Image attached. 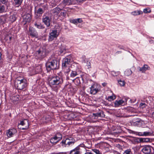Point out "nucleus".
Here are the masks:
<instances>
[{
  "mask_svg": "<svg viewBox=\"0 0 154 154\" xmlns=\"http://www.w3.org/2000/svg\"><path fill=\"white\" fill-rule=\"evenodd\" d=\"M48 83L51 87L62 84L63 82L62 77L60 75L54 76L48 79Z\"/></svg>",
  "mask_w": 154,
  "mask_h": 154,
  "instance_id": "nucleus-1",
  "label": "nucleus"
},
{
  "mask_svg": "<svg viewBox=\"0 0 154 154\" xmlns=\"http://www.w3.org/2000/svg\"><path fill=\"white\" fill-rule=\"evenodd\" d=\"M14 85L17 89L21 90L27 87V81L24 78L20 80L17 79L14 82Z\"/></svg>",
  "mask_w": 154,
  "mask_h": 154,
  "instance_id": "nucleus-2",
  "label": "nucleus"
},
{
  "mask_svg": "<svg viewBox=\"0 0 154 154\" xmlns=\"http://www.w3.org/2000/svg\"><path fill=\"white\" fill-rule=\"evenodd\" d=\"M59 63L56 60L48 62L46 63V67L48 71H49L52 69H57L59 68Z\"/></svg>",
  "mask_w": 154,
  "mask_h": 154,
  "instance_id": "nucleus-3",
  "label": "nucleus"
},
{
  "mask_svg": "<svg viewBox=\"0 0 154 154\" xmlns=\"http://www.w3.org/2000/svg\"><path fill=\"white\" fill-rule=\"evenodd\" d=\"M86 147L83 144L79 145L75 148L70 151V154H81L83 150L86 151Z\"/></svg>",
  "mask_w": 154,
  "mask_h": 154,
  "instance_id": "nucleus-4",
  "label": "nucleus"
},
{
  "mask_svg": "<svg viewBox=\"0 0 154 154\" xmlns=\"http://www.w3.org/2000/svg\"><path fill=\"white\" fill-rule=\"evenodd\" d=\"M59 34V32L56 29L53 30L49 33L48 37V41H52L56 38Z\"/></svg>",
  "mask_w": 154,
  "mask_h": 154,
  "instance_id": "nucleus-5",
  "label": "nucleus"
},
{
  "mask_svg": "<svg viewBox=\"0 0 154 154\" xmlns=\"http://www.w3.org/2000/svg\"><path fill=\"white\" fill-rule=\"evenodd\" d=\"M141 151L145 154H152L154 153L153 148L149 145L144 146L142 149Z\"/></svg>",
  "mask_w": 154,
  "mask_h": 154,
  "instance_id": "nucleus-6",
  "label": "nucleus"
},
{
  "mask_svg": "<svg viewBox=\"0 0 154 154\" xmlns=\"http://www.w3.org/2000/svg\"><path fill=\"white\" fill-rule=\"evenodd\" d=\"M62 138V135L61 134L58 133L54 137L51 138L50 141L51 143L55 144L60 141Z\"/></svg>",
  "mask_w": 154,
  "mask_h": 154,
  "instance_id": "nucleus-7",
  "label": "nucleus"
},
{
  "mask_svg": "<svg viewBox=\"0 0 154 154\" xmlns=\"http://www.w3.org/2000/svg\"><path fill=\"white\" fill-rule=\"evenodd\" d=\"M72 141H68L67 139H66L65 140H63L61 142L62 145L63 146L65 147H69V146H72L75 142V140H73Z\"/></svg>",
  "mask_w": 154,
  "mask_h": 154,
  "instance_id": "nucleus-8",
  "label": "nucleus"
},
{
  "mask_svg": "<svg viewBox=\"0 0 154 154\" xmlns=\"http://www.w3.org/2000/svg\"><path fill=\"white\" fill-rule=\"evenodd\" d=\"M21 125L22 126H25V127L20 128L22 130H26L28 128L29 126V123L27 119H24L23 121H21L20 123L18 125V127L19 128V126Z\"/></svg>",
  "mask_w": 154,
  "mask_h": 154,
  "instance_id": "nucleus-9",
  "label": "nucleus"
},
{
  "mask_svg": "<svg viewBox=\"0 0 154 154\" xmlns=\"http://www.w3.org/2000/svg\"><path fill=\"white\" fill-rule=\"evenodd\" d=\"M99 90V86L96 84L93 85L90 88L91 93L93 94H96Z\"/></svg>",
  "mask_w": 154,
  "mask_h": 154,
  "instance_id": "nucleus-10",
  "label": "nucleus"
},
{
  "mask_svg": "<svg viewBox=\"0 0 154 154\" xmlns=\"http://www.w3.org/2000/svg\"><path fill=\"white\" fill-rule=\"evenodd\" d=\"M17 133L16 129L12 128L8 130L6 132V134L7 136L10 138L13 137L14 134Z\"/></svg>",
  "mask_w": 154,
  "mask_h": 154,
  "instance_id": "nucleus-11",
  "label": "nucleus"
},
{
  "mask_svg": "<svg viewBox=\"0 0 154 154\" xmlns=\"http://www.w3.org/2000/svg\"><path fill=\"white\" fill-rule=\"evenodd\" d=\"M30 35L32 37H37L38 34L35 29L32 27H30L29 29Z\"/></svg>",
  "mask_w": 154,
  "mask_h": 154,
  "instance_id": "nucleus-12",
  "label": "nucleus"
},
{
  "mask_svg": "<svg viewBox=\"0 0 154 154\" xmlns=\"http://www.w3.org/2000/svg\"><path fill=\"white\" fill-rule=\"evenodd\" d=\"M23 22L24 23V24H25L27 23H29L31 21L32 17L30 14H28L23 16Z\"/></svg>",
  "mask_w": 154,
  "mask_h": 154,
  "instance_id": "nucleus-13",
  "label": "nucleus"
},
{
  "mask_svg": "<svg viewBox=\"0 0 154 154\" xmlns=\"http://www.w3.org/2000/svg\"><path fill=\"white\" fill-rule=\"evenodd\" d=\"M8 16L7 14L0 16V25L5 23L7 22Z\"/></svg>",
  "mask_w": 154,
  "mask_h": 154,
  "instance_id": "nucleus-14",
  "label": "nucleus"
},
{
  "mask_svg": "<svg viewBox=\"0 0 154 154\" xmlns=\"http://www.w3.org/2000/svg\"><path fill=\"white\" fill-rule=\"evenodd\" d=\"M42 21L47 27H48L50 26L51 19L49 17L46 16L44 17H43Z\"/></svg>",
  "mask_w": 154,
  "mask_h": 154,
  "instance_id": "nucleus-15",
  "label": "nucleus"
},
{
  "mask_svg": "<svg viewBox=\"0 0 154 154\" xmlns=\"http://www.w3.org/2000/svg\"><path fill=\"white\" fill-rule=\"evenodd\" d=\"M42 71V68L41 66H36L34 68L32 71L31 74L32 75H34Z\"/></svg>",
  "mask_w": 154,
  "mask_h": 154,
  "instance_id": "nucleus-16",
  "label": "nucleus"
},
{
  "mask_svg": "<svg viewBox=\"0 0 154 154\" xmlns=\"http://www.w3.org/2000/svg\"><path fill=\"white\" fill-rule=\"evenodd\" d=\"M150 69V67L147 64H144L142 67H138V69H139V71L141 72L142 73H144L146 71L149 70Z\"/></svg>",
  "mask_w": 154,
  "mask_h": 154,
  "instance_id": "nucleus-17",
  "label": "nucleus"
},
{
  "mask_svg": "<svg viewBox=\"0 0 154 154\" xmlns=\"http://www.w3.org/2000/svg\"><path fill=\"white\" fill-rule=\"evenodd\" d=\"M61 10L62 9L57 7L52 10V12L55 16H58Z\"/></svg>",
  "mask_w": 154,
  "mask_h": 154,
  "instance_id": "nucleus-18",
  "label": "nucleus"
},
{
  "mask_svg": "<svg viewBox=\"0 0 154 154\" xmlns=\"http://www.w3.org/2000/svg\"><path fill=\"white\" fill-rule=\"evenodd\" d=\"M45 53L43 51L40 50L37 51L36 52V56L38 59H40L43 58L45 57Z\"/></svg>",
  "mask_w": 154,
  "mask_h": 154,
  "instance_id": "nucleus-19",
  "label": "nucleus"
},
{
  "mask_svg": "<svg viewBox=\"0 0 154 154\" xmlns=\"http://www.w3.org/2000/svg\"><path fill=\"white\" fill-rule=\"evenodd\" d=\"M16 14L14 12V13H12L9 17V20L12 23L14 22L16 20Z\"/></svg>",
  "mask_w": 154,
  "mask_h": 154,
  "instance_id": "nucleus-20",
  "label": "nucleus"
},
{
  "mask_svg": "<svg viewBox=\"0 0 154 154\" xmlns=\"http://www.w3.org/2000/svg\"><path fill=\"white\" fill-rule=\"evenodd\" d=\"M68 59L64 58L63 61L62 66H71L70 63V61Z\"/></svg>",
  "mask_w": 154,
  "mask_h": 154,
  "instance_id": "nucleus-21",
  "label": "nucleus"
},
{
  "mask_svg": "<svg viewBox=\"0 0 154 154\" xmlns=\"http://www.w3.org/2000/svg\"><path fill=\"white\" fill-rule=\"evenodd\" d=\"M124 102V101L122 100H116L114 103L115 106L116 107H118L120 105H122Z\"/></svg>",
  "mask_w": 154,
  "mask_h": 154,
  "instance_id": "nucleus-22",
  "label": "nucleus"
},
{
  "mask_svg": "<svg viewBox=\"0 0 154 154\" xmlns=\"http://www.w3.org/2000/svg\"><path fill=\"white\" fill-rule=\"evenodd\" d=\"M44 12L43 9L41 8H39L36 11L35 14L38 17H40Z\"/></svg>",
  "mask_w": 154,
  "mask_h": 154,
  "instance_id": "nucleus-23",
  "label": "nucleus"
},
{
  "mask_svg": "<svg viewBox=\"0 0 154 154\" xmlns=\"http://www.w3.org/2000/svg\"><path fill=\"white\" fill-rule=\"evenodd\" d=\"M83 22L82 18H77L76 19H73L70 20V22L75 24L78 23H81Z\"/></svg>",
  "mask_w": 154,
  "mask_h": 154,
  "instance_id": "nucleus-24",
  "label": "nucleus"
},
{
  "mask_svg": "<svg viewBox=\"0 0 154 154\" xmlns=\"http://www.w3.org/2000/svg\"><path fill=\"white\" fill-rule=\"evenodd\" d=\"M58 17L63 18L66 17V11L62 9Z\"/></svg>",
  "mask_w": 154,
  "mask_h": 154,
  "instance_id": "nucleus-25",
  "label": "nucleus"
},
{
  "mask_svg": "<svg viewBox=\"0 0 154 154\" xmlns=\"http://www.w3.org/2000/svg\"><path fill=\"white\" fill-rule=\"evenodd\" d=\"M143 14V12L140 10L134 11L131 13V14L133 16H136Z\"/></svg>",
  "mask_w": 154,
  "mask_h": 154,
  "instance_id": "nucleus-26",
  "label": "nucleus"
},
{
  "mask_svg": "<svg viewBox=\"0 0 154 154\" xmlns=\"http://www.w3.org/2000/svg\"><path fill=\"white\" fill-rule=\"evenodd\" d=\"M7 10V8L5 6L0 4V14L6 12Z\"/></svg>",
  "mask_w": 154,
  "mask_h": 154,
  "instance_id": "nucleus-27",
  "label": "nucleus"
},
{
  "mask_svg": "<svg viewBox=\"0 0 154 154\" xmlns=\"http://www.w3.org/2000/svg\"><path fill=\"white\" fill-rule=\"evenodd\" d=\"M34 25L36 27L39 29H42L45 28V26L41 23L36 22Z\"/></svg>",
  "mask_w": 154,
  "mask_h": 154,
  "instance_id": "nucleus-28",
  "label": "nucleus"
},
{
  "mask_svg": "<svg viewBox=\"0 0 154 154\" xmlns=\"http://www.w3.org/2000/svg\"><path fill=\"white\" fill-rule=\"evenodd\" d=\"M71 66H62L64 73L66 75L70 71V67Z\"/></svg>",
  "mask_w": 154,
  "mask_h": 154,
  "instance_id": "nucleus-29",
  "label": "nucleus"
},
{
  "mask_svg": "<svg viewBox=\"0 0 154 154\" xmlns=\"http://www.w3.org/2000/svg\"><path fill=\"white\" fill-rule=\"evenodd\" d=\"M123 111V110L122 109L119 110L118 111V114L117 115V116L118 117H127L128 116H126L125 115L122 113Z\"/></svg>",
  "mask_w": 154,
  "mask_h": 154,
  "instance_id": "nucleus-30",
  "label": "nucleus"
},
{
  "mask_svg": "<svg viewBox=\"0 0 154 154\" xmlns=\"http://www.w3.org/2000/svg\"><path fill=\"white\" fill-rule=\"evenodd\" d=\"M94 115L95 116L100 117L102 118L104 117L105 116L104 112L102 111H100V112L94 114Z\"/></svg>",
  "mask_w": 154,
  "mask_h": 154,
  "instance_id": "nucleus-31",
  "label": "nucleus"
},
{
  "mask_svg": "<svg viewBox=\"0 0 154 154\" xmlns=\"http://www.w3.org/2000/svg\"><path fill=\"white\" fill-rule=\"evenodd\" d=\"M73 2V0H63V3L66 5H72Z\"/></svg>",
  "mask_w": 154,
  "mask_h": 154,
  "instance_id": "nucleus-32",
  "label": "nucleus"
},
{
  "mask_svg": "<svg viewBox=\"0 0 154 154\" xmlns=\"http://www.w3.org/2000/svg\"><path fill=\"white\" fill-rule=\"evenodd\" d=\"M111 74L112 75L114 76H117L120 75V72L119 71L115 72L114 71L110 72Z\"/></svg>",
  "mask_w": 154,
  "mask_h": 154,
  "instance_id": "nucleus-33",
  "label": "nucleus"
},
{
  "mask_svg": "<svg viewBox=\"0 0 154 154\" xmlns=\"http://www.w3.org/2000/svg\"><path fill=\"white\" fill-rule=\"evenodd\" d=\"M116 98V96L114 95L113 94L112 95L108 96L107 98V100L109 101H111L115 99Z\"/></svg>",
  "mask_w": 154,
  "mask_h": 154,
  "instance_id": "nucleus-34",
  "label": "nucleus"
},
{
  "mask_svg": "<svg viewBox=\"0 0 154 154\" xmlns=\"http://www.w3.org/2000/svg\"><path fill=\"white\" fill-rule=\"evenodd\" d=\"M132 73V71L130 69H126L124 72V74L125 75L128 76Z\"/></svg>",
  "mask_w": 154,
  "mask_h": 154,
  "instance_id": "nucleus-35",
  "label": "nucleus"
},
{
  "mask_svg": "<svg viewBox=\"0 0 154 154\" xmlns=\"http://www.w3.org/2000/svg\"><path fill=\"white\" fill-rule=\"evenodd\" d=\"M78 75L77 72L75 71L72 70L70 75V77L71 78H74Z\"/></svg>",
  "mask_w": 154,
  "mask_h": 154,
  "instance_id": "nucleus-36",
  "label": "nucleus"
},
{
  "mask_svg": "<svg viewBox=\"0 0 154 154\" xmlns=\"http://www.w3.org/2000/svg\"><path fill=\"white\" fill-rule=\"evenodd\" d=\"M143 12L144 13H149L151 12V10L150 8L148 7L147 8H144L143 10Z\"/></svg>",
  "mask_w": 154,
  "mask_h": 154,
  "instance_id": "nucleus-37",
  "label": "nucleus"
},
{
  "mask_svg": "<svg viewBox=\"0 0 154 154\" xmlns=\"http://www.w3.org/2000/svg\"><path fill=\"white\" fill-rule=\"evenodd\" d=\"M118 82L119 83V85L121 86H124L125 84V82L124 81L122 80L121 79L118 80Z\"/></svg>",
  "mask_w": 154,
  "mask_h": 154,
  "instance_id": "nucleus-38",
  "label": "nucleus"
},
{
  "mask_svg": "<svg viewBox=\"0 0 154 154\" xmlns=\"http://www.w3.org/2000/svg\"><path fill=\"white\" fill-rule=\"evenodd\" d=\"M23 0H14L15 4L16 5L18 6L20 5Z\"/></svg>",
  "mask_w": 154,
  "mask_h": 154,
  "instance_id": "nucleus-39",
  "label": "nucleus"
},
{
  "mask_svg": "<svg viewBox=\"0 0 154 154\" xmlns=\"http://www.w3.org/2000/svg\"><path fill=\"white\" fill-rule=\"evenodd\" d=\"M123 154H132V152L131 149H128L125 151Z\"/></svg>",
  "mask_w": 154,
  "mask_h": 154,
  "instance_id": "nucleus-40",
  "label": "nucleus"
},
{
  "mask_svg": "<svg viewBox=\"0 0 154 154\" xmlns=\"http://www.w3.org/2000/svg\"><path fill=\"white\" fill-rule=\"evenodd\" d=\"M146 106V105L145 103H141L139 105V106L142 109L145 108Z\"/></svg>",
  "mask_w": 154,
  "mask_h": 154,
  "instance_id": "nucleus-41",
  "label": "nucleus"
},
{
  "mask_svg": "<svg viewBox=\"0 0 154 154\" xmlns=\"http://www.w3.org/2000/svg\"><path fill=\"white\" fill-rule=\"evenodd\" d=\"M93 151L96 154H102V153L100 151L97 149H92Z\"/></svg>",
  "mask_w": 154,
  "mask_h": 154,
  "instance_id": "nucleus-42",
  "label": "nucleus"
},
{
  "mask_svg": "<svg viewBox=\"0 0 154 154\" xmlns=\"http://www.w3.org/2000/svg\"><path fill=\"white\" fill-rule=\"evenodd\" d=\"M140 123V122L137 121L134 122H133V124H132L134 126H138L139 125V124Z\"/></svg>",
  "mask_w": 154,
  "mask_h": 154,
  "instance_id": "nucleus-43",
  "label": "nucleus"
},
{
  "mask_svg": "<svg viewBox=\"0 0 154 154\" xmlns=\"http://www.w3.org/2000/svg\"><path fill=\"white\" fill-rule=\"evenodd\" d=\"M87 66L88 67V69H90L91 68V63L90 62L87 61Z\"/></svg>",
  "mask_w": 154,
  "mask_h": 154,
  "instance_id": "nucleus-44",
  "label": "nucleus"
},
{
  "mask_svg": "<svg viewBox=\"0 0 154 154\" xmlns=\"http://www.w3.org/2000/svg\"><path fill=\"white\" fill-rule=\"evenodd\" d=\"M8 2V0H0V2L3 4H6Z\"/></svg>",
  "mask_w": 154,
  "mask_h": 154,
  "instance_id": "nucleus-45",
  "label": "nucleus"
},
{
  "mask_svg": "<svg viewBox=\"0 0 154 154\" xmlns=\"http://www.w3.org/2000/svg\"><path fill=\"white\" fill-rule=\"evenodd\" d=\"M72 56L71 55H69L68 56H67L65 58H66L67 59H68L69 60L71 61L72 60Z\"/></svg>",
  "mask_w": 154,
  "mask_h": 154,
  "instance_id": "nucleus-46",
  "label": "nucleus"
},
{
  "mask_svg": "<svg viewBox=\"0 0 154 154\" xmlns=\"http://www.w3.org/2000/svg\"><path fill=\"white\" fill-rule=\"evenodd\" d=\"M149 132H143V134H142V135L143 136H148L149 135Z\"/></svg>",
  "mask_w": 154,
  "mask_h": 154,
  "instance_id": "nucleus-47",
  "label": "nucleus"
},
{
  "mask_svg": "<svg viewBox=\"0 0 154 154\" xmlns=\"http://www.w3.org/2000/svg\"><path fill=\"white\" fill-rule=\"evenodd\" d=\"M66 139H67L68 140V141H72V140H75L74 138H73L72 137H69L68 138H66Z\"/></svg>",
  "mask_w": 154,
  "mask_h": 154,
  "instance_id": "nucleus-48",
  "label": "nucleus"
},
{
  "mask_svg": "<svg viewBox=\"0 0 154 154\" xmlns=\"http://www.w3.org/2000/svg\"><path fill=\"white\" fill-rule=\"evenodd\" d=\"M136 100V98H135L134 99H130V101L131 102V103H135Z\"/></svg>",
  "mask_w": 154,
  "mask_h": 154,
  "instance_id": "nucleus-49",
  "label": "nucleus"
},
{
  "mask_svg": "<svg viewBox=\"0 0 154 154\" xmlns=\"http://www.w3.org/2000/svg\"><path fill=\"white\" fill-rule=\"evenodd\" d=\"M149 42L150 44L153 43H154V41L153 40H150L149 41Z\"/></svg>",
  "mask_w": 154,
  "mask_h": 154,
  "instance_id": "nucleus-50",
  "label": "nucleus"
},
{
  "mask_svg": "<svg viewBox=\"0 0 154 154\" xmlns=\"http://www.w3.org/2000/svg\"><path fill=\"white\" fill-rule=\"evenodd\" d=\"M83 61L84 63H85V56H83Z\"/></svg>",
  "mask_w": 154,
  "mask_h": 154,
  "instance_id": "nucleus-51",
  "label": "nucleus"
},
{
  "mask_svg": "<svg viewBox=\"0 0 154 154\" xmlns=\"http://www.w3.org/2000/svg\"><path fill=\"white\" fill-rule=\"evenodd\" d=\"M130 99L128 97H126L125 98V102H127L128 100H130Z\"/></svg>",
  "mask_w": 154,
  "mask_h": 154,
  "instance_id": "nucleus-52",
  "label": "nucleus"
},
{
  "mask_svg": "<svg viewBox=\"0 0 154 154\" xmlns=\"http://www.w3.org/2000/svg\"><path fill=\"white\" fill-rule=\"evenodd\" d=\"M84 154H94L93 153L90 152H86Z\"/></svg>",
  "mask_w": 154,
  "mask_h": 154,
  "instance_id": "nucleus-53",
  "label": "nucleus"
},
{
  "mask_svg": "<svg viewBox=\"0 0 154 154\" xmlns=\"http://www.w3.org/2000/svg\"><path fill=\"white\" fill-rule=\"evenodd\" d=\"M106 83H103L102 84V85L103 86H106Z\"/></svg>",
  "mask_w": 154,
  "mask_h": 154,
  "instance_id": "nucleus-54",
  "label": "nucleus"
},
{
  "mask_svg": "<svg viewBox=\"0 0 154 154\" xmlns=\"http://www.w3.org/2000/svg\"><path fill=\"white\" fill-rule=\"evenodd\" d=\"M65 50V49H63V50H60V54L62 53Z\"/></svg>",
  "mask_w": 154,
  "mask_h": 154,
  "instance_id": "nucleus-55",
  "label": "nucleus"
},
{
  "mask_svg": "<svg viewBox=\"0 0 154 154\" xmlns=\"http://www.w3.org/2000/svg\"><path fill=\"white\" fill-rule=\"evenodd\" d=\"M152 118H154V112L152 113Z\"/></svg>",
  "mask_w": 154,
  "mask_h": 154,
  "instance_id": "nucleus-56",
  "label": "nucleus"
},
{
  "mask_svg": "<svg viewBox=\"0 0 154 154\" xmlns=\"http://www.w3.org/2000/svg\"><path fill=\"white\" fill-rule=\"evenodd\" d=\"M106 1H108V2H112L113 1V0H104Z\"/></svg>",
  "mask_w": 154,
  "mask_h": 154,
  "instance_id": "nucleus-57",
  "label": "nucleus"
},
{
  "mask_svg": "<svg viewBox=\"0 0 154 154\" xmlns=\"http://www.w3.org/2000/svg\"><path fill=\"white\" fill-rule=\"evenodd\" d=\"M2 54L0 52V59L1 58Z\"/></svg>",
  "mask_w": 154,
  "mask_h": 154,
  "instance_id": "nucleus-58",
  "label": "nucleus"
},
{
  "mask_svg": "<svg viewBox=\"0 0 154 154\" xmlns=\"http://www.w3.org/2000/svg\"><path fill=\"white\" fill-rule=\"evenodd\" d=\"M132 132H133V131H132L130 130V132H129L130 133H132Z\"/></svg>",
  "mask_w": 154,
  "mask_h": 154,
  "instance_id": "nucleus-59",
  "label": "nucleus"
},
{
  "mask_svg": "<svg viewBox=\"0 0 154 154\" xmlns=\"http://www.w3.org/2000/svg\"><path fill=\"white\" fill-rule=\"evenodd\" d=\"M11 38H12L11 37H9V39H10V40H11Z\"/></svg>",
  "mask_w": 154,
  "mask_h": 154,
  "instance_id": "nucleus-60",
  "label": "nucleus"
},
{
  "mask_svg": "<svg viewBox=\"0 0 154 154\" xmlns=\"http://www.w3.org/2000/svg\"><path fill=\"white\" fill-rule=\"evenodd\" d=\"M119 132H114V133H116V134H118Z\"/></svg>",
  "mask_w": 154,
  "mask_h": 154,
  "instance_id": "nucleus-61",
  "label": "nucleus"
},
{
  "mask_svg": "<svg viewBox=\"0 0 154 154\" xmlns=\"http://www.w3.org/2000/svg\"><path fill=\"white\" fill-rule=\"evenodd\" d=\"M120 51H118L117 52V53H119Z\"/></svg>",
  "mask_w": 154,
  "mask_h": 154,
  "instance_id": "nucleus-62",
  "label": "nucleus"
},
{
  "mask_svg": "<svg viewBox=\"0 0 154 154\" xmlns=\"http://www.w3.org/2000/svg\"><path fill=\"white\" fill-rule=\"evenodd\" d=\"M152 38H153L154 39V37H152Z\"/></svg>",
  "mask_w": 154,
  "mask_h": 154,
  "instance_id": "nucleus-63",
  "label": "nucleus"
},
{
  "mask_svg": "<svg viewBox=\"0 0 154 154\" xmlns=\"http://www.w3.org/2000/svg\"><path fill=\"white\" fill-rule=\"evenodd\" d=\"M118 154H119V153H118Z\"/></svg>",
  "mask_w": 154,
  "mask_h": 154,
  "instance_id": "nucleus-64",
  "label": "nucleus"
}]
</instances>
